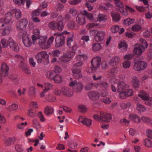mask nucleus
Returning <instances> with one entry per match:
<instances>
[{
  "instance_id": "53",
  "label": "nucleus",
  "mask_w": 152,
  "mask_h": 152,
  "mask_svg": "<svg viewBox=\"0 0 152 152\" xmlns=\"http://www.w3.org/2000/svg\"><path fill=\"white\" fill-rule=\"evenodd\" d=\"M15 148L16 151L18 152H22L24 150L22 145L20 144H17L15 145Z\"/></svg>"
},
{
  "instance_id": "24",
  "label": "nucleus",
  "mask_w": 152,
  "mask_h": 152,
  "mask_svg": "<svg viewBox=\"0 0 152 152\" xmlns=\"http://www.w3.org/2000/svg\"><path fill=\"white\" fill-rule=\"evenodd\" d=\"M23 43L26 47H28L31 46L32 44L31 39L28 37H25L22 39Z\"/></svg>"
},
{
  "instance_id": "35",
  "label": "nucleus",
  "mask_w": 152,
  "mask_h": 152,
  "mask_svg": "<svg viewBox=\"0 0 152 152\" xmlns=\"http://www.w3.org/2000/svg\"><path fill=\"white\" fill-rule=\"evenodd\" d=\"M53 108L47 107L44 110V113L46 115H49L51 114L53 112Z\"/></svg>"
},
{
  "instance_id": "3",
  "label": "nucleus",
  "mask_w": 152,
  "mask_h": 152,
  "mask_svg": "<svg viewBox=\"0 0 152 152\" xmlns=\"http://www.w3.org/2000/svg\"><path fill=\"white\" fill-rule=\"evenodd\" d=\"M116 87H117V89L118 92L124 91L126 88V83L123 81H119L118 83H114L111 84V88L113 92H115L116 91Z\"/></svg>"
},
{
  "instance_id": "32",
  "label": "nucleus",
  "mask_w": 152,
  "mask_h": 152,
  "mask_svg": "<svg viewBox=\"0 0 152 152\" xmlns=\"http://www.w3.org/2000/svg\"><path fill=\"white\" fill-rule=\"evenodd\" d=\"M64 24L62 20L57 22V30L60 31H62L64 27Z\"/></svg>"
},
{
  "instance_id": "40",
  "label": "nucleus",
  "mask_w": 152,
  "mask_h": 152,
  "mask_svg": "<svg viewBox=\"0 0 152 152\" xmlns=\"http://www.w3.org/2000/svg\"><path fill=\"white\" fill-rule=\"evenodd\" d=\"M134 22V20L131 18L126 19L124 20V24L126 26H129L132 24Z\"/></svg>"
},
{
  "instance_id": "11",
  "label": "nucleus",
  "mask_w": 152,
  "mask_h": 152,
  "mask_svg": "<svg viewBox=\"0 0 152 152\" xmlns=\"http://www.w3.org/2000/svg\"><path fill=\"white\" fill-rule=\"evenodd\" d=\"M61 91L62 94L64 96L71 97L73 95L72 90L68 87H63L61 88Z\"/></svg>"
},
{
  "instance_id": "59",
  "label": "nucleus",
  "mask_w": 152,
  "mask_h": 152,
  "mask_svg": "<svg viewBox=\"0 0 152 152\" xmlns=\"http://www.w3.org/2000/svg\"><path fill=\"white\" fill-rule=\"evenodd\" d=\"M133 57V55L132 54L126 55L124 56V59L126 60H130Z\"/></svg>"
},
{
  "instance_id": "22",
  "label": "nucleus",
  "mask_w": 152,
  "mask_h": 152,
  "mask_svg": "<svg viewBox=\"0 0 152 152\" xmlns=\"http://www.w3.org/2000/svg\"><path fill=\"white\" fill-rule=\"evenodd\" d=\"M120 58L118 56H116L110 59L109 61V64L112 66H114L118 64Z\"/></svg>"
},
{
  "instance_id": "27",
  "label": "nucleus",
  "mask_w": 152,
  "mask_h": 152,
  "mask_svg": "<svg viewBox=\"0 0 152 152\" xmlns=\"http://www.w3.org/2000/svg\"><path fill=\"white\" fill-rule=\"evenodd\" d=\"M43 61L45 60L48 63L49 62L48 58L49 56L45 51L39 52Z\"/></svg>"
},
{
  "instance_id": "45",
  "label": "nucleus",
  "mask_w": 152,
  "mask_h": 152,
  "mask_svg": "<svg viewBox=\"0 0 152 152\" xmlns=\"http://www.w3.org/2000/svg\"><path fill=\"white\" fill-rule=\"evenodd\" d=\"M137 109L139 111L142 112L145 111L146 110V108L144 106L140 104H137Z\"/></svg>"
},
{
  "instance_id": "61",
  "label": "nucleus",
  "mask_w": 152,
  "mask_h": 152,
  "mask_svg": "<svg viewBox=\"0 0 152 152\" xmlns=\"http://www.w3.org/2000/svg\"><path fill=\"white\" fill-rule=\"evenodd\" d=\"M123 67L125 68H129L130 66V62L129 61H126L123 63Z\"/></svg>"
},
{
  "instance_id": "28",
  "label": "nucleus",
  "mask_w": 152,
  "mask_h": 152,
  "mask_svg": "<svg viewBox=\"0 0 152 152\" xmlns=\"http://www.w3.org/2000/svg\"><path fill=\"white\" fill-rule=\"evenodd\" d=\"M101 48L102 47L99 43H94L92 45V50L94 51H98L100 50Z\"/></svg>"
},
{
  "instance_id": "8",
  "label": "nucleus",
  "mask_w": 152,
  "mask_h": 152,
  "mask_svg": "<svg viewBox=\"0 0 152 152\" xmlns=\"http://www.w3.org/2000/svg\"><path fill=\"white\" fill-rule=\"evenodd\" d=\"M138 95L142 100L145 101L146 104L149 106L152 105V99H149L148 94L144 91H140V94Z\"/></svg>"
},
{
  "instance_id": "21",
  "label": "nucleus",
  "mask_w": 152,
  "mask_h": 152,
  "mask_svg": "<svg viewBox=\"0 0 152 152\" xmlns=\"http://www.w3.org/2000/svg\"><path fill=\"white\" fill-rule=\"evenodd\" d=\"M84 57V55H81L77 56L76 58L77 60L79 61L76 63L74 64L72 66V68L74 69H78L77 67L82 66L83 65V63L80 61V58H83Z\"/></svg>"
},
{
  "instance_id": "46",
  "label": "nucleus",
  "mask_w": 152,
  "mask_h": 152,
  "mask_svg": "<svg viewBox=\"0 0 152 152\" xmlns=\"http://www.w3.org/2000/svg\"><path fill=\"white\" fill-rule=\"evenodd\" d=\"M53 93L55 95L60 96L62 93L61 90L58 88H55L53 89Z\"/></svg>"
},
{
  "instance_id": "29",
  "label": "nucleus",
  "mask_w": 152,
  "mask_h": 152,
  "mask_svg": "<svg viewBox=\"0 0 152 152\" xmlns=\"http://www.w3.org/2000/svg\"><path fill=\"white\" fill-rule=\"evenodd\" d=\"M129 118L130 119L137 123H139L140 121V119L139 118L135 115H130Z\"/></svg>"
},
{
  "instance_id": "18",
  "label": "nucleus",
  "mask_w": 152,
  "mask_h": 152,
  "mask_svg": "<svg viewBox=\"0 0 152 152\" xmlns=\"http://www.w3.org/2000/svg\"><path fill=\"white\" fill-rule=\"evenodd\" d=\"M105 36V33L103 31H98L95 36L96 41L100 42L102 41Z\"/></svg>"
},
{
  "instance_id": "58",
  "label": "nucleus",
  "mask_w": 152,
  "mask_h": 152,
  "mask_svg": "<svg viewBox=\"0 0 152 152\" xmlns=\"http://www.w3.org/2000/svg\"><path fill=\"white\" fill-rule=\"evenodd\" d=\"M75 22L74 21H71L68 23L67 26L68 28L71 29H73L75 27Z\"/></svg>"
},
{
  "instance_id": "51",
  "label": "nucleus",
  "mask_w": 152,
  "mask_h": 152,
  "mask_svg": "<svg viewBox=\"0 0 152 152\" xmlns=\"http://www.w3.org/2000/svg\"><path fill=\"white\" fill-rule=\"evenodd\" d=\"M145 145L148 147H152V142L151 141L148 139H146L145 140Z\"/></svg>"
},
{
  "instance_id": "9",
  "label": "nucleus",
  "mask_w": 152,
  "mask_h": 152,
  "mask_svg": "<svg viewBox=\"0 0 152 152\" xmlns=\"http://www.w3.org/2000/svg\"><path fill=\"white\" fill-rule=\"evenodd\" d=\"M65 37L63 35H58L55 39V46L56 48L62 46L64 44Z\"/></svg>"
},
{
  "instance_id": "47",
  "label": "nucleus",
  "mask_w": 152,
  "mask_h": 152,
  "mask_svg": "<svg viewBox=\"0 0 152 152\" xmlns=\"http://www.w3.org/2000/svg\"><path fill=\"white\" fill-rule=\"evenodd\" d=\"M40 37L35 35H32L31 36V39L32 40V43L33 44H38L37 41H38V39Z\"/></svg>"
},
{
  "instance_id": "44",
  "label": "nucleus",
  "mask_w": 152,
  "mask_h": 152,
  "mask_svg": "<svg viewBox=\"0 0 152 152\" xmlns=\"http://www.w3.org/2000/svg\"><path fill=\"white\" fill-rule=\"evenodd\" d=\"M11 28L10 26H7L5 27L3 30L2 32V34L3 35H6L8 34L11 30Z\"/></svg>"
},
{
  "instance_id": "62",
  "label": "nucleus",
  "mask_w": 152,
  "mask_h": 152,
  "mask_svg": "<svg viewBox=\"0 0 152 152\" xmlns=\"http://www.w3.org/2000/svg\"><path fill=\"white\" fill-rule=\"evenodd\" d=\"M26 0H14L15 3L18 5H20L22 4H23Z\"/></svg>"
},
{
  "instance_id": "26",
  "label": "nucleus",
  "mask_w": 152,
  "mask_h": 152,
  "mask_svg": "<svg viewBox=\"0 0 152 152\" xmlns=\"http://www.w3.org/2000/svg\"><path fill=\"white\" fill-rule=\"evenodd\" d=\"M111 15L114 21L117 22L120 20L121 17L119 13L116 12H111Z\"/></svg>"
},
{
  "instance_id": "54",
  "label": "nucleus",
  "mask_w": 152,
  "mask_h": 152,
  "mask_svg": "<svg viewBox=\"0 0 152 152\" xmlns=\"http://www.w3.org/2000/svg\"><path fill=\"white\" fill-rule=\"evenodd\" d=\"M78 108L81 112H85L87 111L86 107L85 105H80L79 106Z\"/></svg>"
},
{
  "instance_id": "39",
  "label": "nucleus",
  "mask_w": 152,
  "mask_h": 152,
  "mask_svg": "<svg viewBox=\"0 0 152 152\" xmlns=\"http://www.w3.org/2000/svg\"><path fill=\"white\" fill-rule=\"evenodd\" d=\"M48 26L51 29L57 30V22H51L49 23Z\"/></svg>"
},
{
  "instance_id": "49",
  "label": "nucleus",
  "mask_w": 152,
  "mask_h": 152,
  "mask_svg": "<svg viewBox=\"0 0 152 152\" xmlns=\"http://www.w3.org/2000/svg\"><path fill=\"white\" fill-rule=\"evenodd\" d=\"M141 29L140 25H135L133 26L132 28V30L134 31H138Z\"/></svg>"
},
{
  "instance_id": "4",
  "label": "nucleus",
  "mask_w": 152,
  "mask_h": 152,
  "mask_svg": "<svg viewBox=\"0 0 152 152\" xmlns=\"http://www.w3.org/2000/svg\"><path fill=\"white\" fill-rule=\"evenodd\" d=\"M147 66V63L143 61H134L133 66L134 69L137 71H141L144 70Z\"/></svg>"
},
{
  "instance_id": "34",
  "label": "nucleus",
  "mask_w": 152,
  "mask_h": 152,
  "mask_svg": "<svg viewBox=\"0 0 152 152\" xmlns=\"http://www.w3.org/2000/svg\"><path fill=\"white\" fill-rule=\"evenodd\" d=\"M17 77L18 75H17L12 74L9 76V78L15 82L16 84H18L19 83V82L18 80L17 79Z\"/></svg>"
},
{
  "instance_id": "31",
  "label": "nucleus",
  "mask_w": 152,
  "mask_h": 152,
  "mask_svg": "<svg viewBox=\"0 0 152 152\" xmlns=\"http://www.w3.org/2000/svg\"><path fill=\"white\" fill-rule=\"evenodd\" d=\"M53 80L55 83H60L63 81L62 77L59 75H57L54 77Z\"/></svg>"
},
{
  "instance_id": "48",
  "label": "nucleus",
  "mask_w": 152,
  "mask_h": 152,
  "mask_svg": "<svg viewBox=\"0 0 152 152\" xmlns=\"http://www.w3.org/2000/svg\"><path fill=\"white\" fill-rule=\"evenodd\" d=\"M83 124L88 126L90 127L91 125L92 121L91 120L88 119L86 118H84Z\"/></svg>"
},
{
  "instance_id": "55",
  "label": "nucleus",
  "mask_w": 152,
  "mask_h": 152,
  "mask_svg": "<svg viewBox=\"0 0 152 152\" xmlns=\"http://www.w3.org/2000/svg\"><path fill=\"white\" fill-rule=\"evenodd\" d=\"M37 115L38 118L40 119V120L41 122H43L45 121V118L41 112H39L38 113Z\"/></svg>"
},
{
  "instance_id": "20",
  "label": "nucleus",
  "mask_w": 152,
  "mask_h": 152,
  "mask_svg": "<svg viewBox=\"0 0 152 152\" xmlns=\"http://www.w3.org/2000/svg\"><path fill=\"white\" fill-rule=\"evenodd\" d=\"M5 17L4 19H0V22L4 21L6 24H8L12 20L13 18L12 15L10 12L7 13L5 15Z\"/></svg>"
},
{
  "instance_id": "30",
  "label": "nucleus",
  "mask_w": 152,
  "mask_h": 152,
  "mask_svg": "<svg viewBox=\"0 0 152 152\" xmlns=\"http://www.w3.org/2000/svg\"><path fill=\"white\" fill-rule=\"evenodd\" d=\"M132 82L133 84V86L134 88H135L138 87L139 86L140 83L139 80L137 77H133Z\"/></svg>"
},
{
  "instance_id": "37",
  "label": "nucleus",
  "mask_w": 152,
  "mask_h": 152,
  "mask_svg": "<svg viewBox=\"0 0 152 152\" xmlns=\"http://www.w3.org/2000/svg\"><path fill=\"white\" fill-rule=\"evenodd\" d=\"M18 36L20 38H22V39L25 37H28L27 32L26 31H20L18 33Z\"/></svg>"
},
{
  "instance_id": "57",
  "label": "nucleus",
  "mask_w": 152,
  "mask_h": 152,
  "mask_svg": "<svg viewBox=\"0 0 152 152\" xmlns=\"http://www.w3.org/2000/svg\"><path fill=\"white\" fill-rule=\"evenodd\" d=\"M120 92L119 97L121 99H124L127 96L125 91H121V92Z\"/></svg>"
},
{
  "instance_id": "7",
  "label": "nucleus",
  "mask_w": 152,
  "mask_h": 152,
  "mask_svg": "<svg viewBox=\"0 0 152 152\" xmlns=\"http://www.w3.org/2000/svg\"><path fill=\"white\" fill-rule=\"evenodd\" d=\"M19 58L20 61L19 66L20 69L26 74H30L31 73V71L26 64L25 61L23 58L22 56H19Z\"/></svg>"
},
{
  "instance_id": "42",
  "label": "nucleus",
  "mask_w": 152,
  "mask_h": 152,
  "mask_svg": "<svg viewBox=\"0 0 152 152\" xmlns=\"http://www.w3.org/2000/svg\"><path fill=\"white\" fill-rule=\"evenodd\" d=\"M35 58L38 63H41L42 61H43L39 52L37 53L36 55Z\"/></svg>"
},
{
  "instance_id": "13",
  "label": "nucleus",
  "mask_w": 152,
  "mask_h": 152,
  "mask_svg": "<svg viewBox=\"0 0 152 152\" xmlns=\"http://www.w3.org/2000/svg\"><path fill=\"white\" fill-rule=\"evenodd\" d=\"M115 4L116 6L119 8H116L117 11H119L123 15H128L127 12L124 11V5L120 1L115 2Z\"/></svg>"
},
{
  "instance_id": "36",
  "label": "nucleus",
  "mask_w": 152,
  "mask_h": 152,
  "mask_svg": "<svg viewBox=\"0 0 152 152\" xmlns=\"http://www.w3.org/2000/svg\"><path fill=\"white\" fill-rule=\"evenodd\" d=\"M72 57L69 56L67 55H65L63 56L60 58V60L64 62H66L69 61Z\"/></svg>"
},
{
  "instance_id": "60",
  "label": "nucleus",
  "mask_w": 152,
  "mask_h": 152,
  "mask_svg": "<svg viewBox=\"0 0 152 152\" xmlns=\"http://www.w3.org/2000/svg\"><path fill=\"white\" fill-rule=\"evenodd\" d=\"M47 77L49 79H53L54 76H53V73L52 72L49 71L47 72Z\"/></svg>"
},
{
  "instance_id": "33",
  "label": "nucleus",
  "mask_w": 152,
  "mask_h": 152,
  "mask_svg": "<svg viewBox=\"0 0 152 152\" xmlns=\"http://www.w3.org/2000/svg\"><path fill=\"white\" fill-rule=\"evenodd\" d=\"M140 41L141 43V44H138L140 46H142L143 49L144 50L145 48H147L148 44L146 41L144 39L142 38H141L140 39Z\"/></svg>"
},
{
  "instance_id": "5",
  "label": "nucleus",
  "mask_w": 152,
  "mask_h": 152,
  "mask_svg": "<svg viewBox=\"0 0 152 152\" xmlns=\"http://www.w3.org/2000/svg\"><path fill=\"white\" fill-rule=\"evenodd\" d=\"M73 35L72 34L70 35V37H68L67 39V45L73 51V53H74L77 50V44L73 41Z\"/></svg>"
},
{
  "instance_id": "41",
  "label": "nucleus",
  "mask_w": 152,
  "mask_h": 152,
  "mask_svg": "<svg viewBox=\"0 0 152 152\" xmlns=\"http://www.w3.org/2000/svg\"><path fill=\"white\" fill-rule=\"evenodd\" d=\"M15 16L17 19L20 18L22 15L21 12L19 10L15 9Z\"/></svg>"
},
{
  "instance_id": "56",
  "label": "nucleus",
  "mask_w": 152,
  "mask_h": 152,
  "mask_svg": "<svg viewBox=\"0 0 152 152\" xmlns=\"http://www.w3.org/2000/svg\"><path fill=\"white\" fill-rule=\"evenodd\" d=\"M93 86L92 83L87 84L85 87V89L86 91H89L91 89Z\"/></svg>"
},
{
  "instance_id": "12",
  "label": "nucleus",
  "mask_w": 152,
  "mask_h": 152,
  "mask_svg": "<svg viewBox=\"0 0 152 152\" xmlns=\"http://www.w3.org/2000/svg\"><path fill=\"white\" fill-rule=\"evenodd\" d=\"M72 75L74 78L77 79H80L83 77V75L80 69H72Z\"/></svg>"
},
{
  "instance_id": "1",
  "label": "nucleus",
  "mask_w": 152,
  "mask_h": 152,
  "mask_svg": "<svg viewBox=\"0 0 152 152\" xmlns=\"http://www.w3.org/2000/svg\"><path fill=\"white\" fill-rule=\"evenodd\" d=\"M54 39L53 36L50 37L48 39L46 36L40 37L38 39V43L39 46L44 49L49 48L52 43Z\"/></svg>"
},
{
  "instance_id": "19",
  "label": "nucleus",
  "mask_w": 152,
  "mask_h": 152,
  "mask_svg": "<svg viewBox=\"0 0 152 152\" xmlns=\"http://www.w3.org/2000/svg\"><path fill=\"white\" fill-rule=\"evenodd\" d=\"M136 45L133 50V53L138 56H140L144 51L145 50L142 46H140L138 45Z\"/></svg>"
},
{
  "instance_id": "63",
  "label": "nucleus",
  "mask_w": 152,
  "mask_h": 152,
  "mask_svg": "<svg viewBox=\"0 0 152 152\" xmlns=\"http://www.w3.org/2000/svg\"><path fill=\"white\" fill-rule=\"evenodd\" d=\"M60 107L62 108L67 113H70L72 111V110L69 108L64 106H61Z\"/></svg>"
},
{
  "instance_id": "15",
  "label": "nucleus",
  "mask_w": 152,
  "mask_h": 152,
  "mask_svg": "<svg viewBox=\"0 0 152 152\" xmlns=\"http://www.w3.org/2000/svg\"><path fill=\"white\" fill-rule=\"evenodd\" d=\"M76 21L79 25L83 26L86 23V20L84 15L82 14H79L76 18Z\"/></svg>"
},
{
  "instance_id": "38",
  "label": "nucleus",
  "mask_w": 152,
  "mask_h": 152,
  "mask_svg": "<svg viewBox=\"0 0 152 152\" xmlns=\"http://www.w3.org/2000/svg\"><path fill=\"white\" fill-rule=\"evenodd\" d=\"M45 98L48 101L50 102H54L56 100V97L55 96L49 94L46 95Z\"/></svg>"
},
{
  "instance_id": "64",
  "label": "nucleus",
  "mask_w": 152,
  "mask_h": 152,
  "mask_svg": "<svg viewBox=\"0 0 152 152\" xmlns=\"http://www.w3.org/2000/svg\"><path fill=\"white\" fill-rule=\"evenodd\" d=\"M98 85L100 86L101 87L107 88L108 87V83L106 82L102 83H99Z\"/></svg>"
},
{
  "instance_id": "16",
  "label": "nucleus",
  "mask_w": 152,
  "mask_h": 152,
  "mask_svg": "<svg viewBox=\"0 0 152 152\" xmlns=\"http://www.w3.org/2000/svg\"><path fill=\"white\" fill-rule=\"evenodd\" d=\"M88 95L89 98L92 100H97L99 97V93L97 92L94 91L89 92L88 93Z\"/></svg>"
},
{
  "instance_id": "6",
  "label": "nucleus",
  "mask_w": 152,
  "mask_h": 152,
  "mask_svg": "<svg viewBox=\"0 0 152 152\" xmlns=\"http://www.w3.org/2000/svg\"><path fill=\"white\" fill-rule=\"evenodd\" d=\"M101 58L100 57H96L93 58L91 61V68L92 71H95L99 67L101 64Z\"/></svg>"
},
{
  "instance_id": "2",
  "label": "nucleus",
  "mask_w": 152,
  "mask_h": 152,
  "mask_svg": "<svg viewBox=\"0 0 152 152\" xmlns=\"http://www.w3.org/2000/svg\"><path fill=\"white\" fill-rule=\"evenodd\" d=\"M1 42L4 47L9 46L10 49L15 52H18L19 51L18 44L11 37L9 38L7 40L5 39H2Z\"/></svg>"
},
{
  "instance_id": "23",
  "label": "nucleus",
  "mask_w": 152,
  "mask_h": 152,
  "mask_svg": "<svg viewBox=\"0 0 152 152\" xmlns=\"http://www.w3.org/2000/svg\"><path fill=\"white\" fill-rule=\"evenodd\" d=\"M83 88V85L82 83L78 82L74 87V90L75 92L78 93L81 92Z\"/></svg>"
},
{
  "instance_id": "17",
  "label": "nucleus",
  "mask_w": 152,
  "mask_h": 152,
  "mask_svg": "<svg viewBox=\"0 0 152 152\" xmlns=\"http://www.w3.org/2000/svg\"><path fill=\"white\" fill-rule=\"evenodd\" d=\"M28 21L26 19H21L19 22V25L17 27L18 30H23L26 28L28 24Z\"/></svg>"
},
{
  "instance_id": "25",
  "label": "nucleus",
  "mask_w": 152,
  "mask_h": 152,
  "mask_svg": "<svg viewBox=\"0 0 152 152\" xmlns=\"http://www.w3.org/2000/svg\"><path fill=\"white\" fill-rule=\"evenodd\" d=\"M16 140V139L15 137H9L4 140L5 145L7 146L10 145L12 144V142L14 143Z\"/></svg>"
},
{
  "instance_id": "43",
  "label": "nucleus",
  "mask_w": 152,
  "mask_h": 152,
  "mask_svg": "<svg viewBox=\"0 0 152 152\" xmlns=\"http://www.w3.org/2000/svg\"><path fill=\"white\" fill-rule=\"evenodd\" d=\"M35 58L38 63H41L42 61H43L39 52L37 53L36 55Z\"/></svg>"
},
{
  "instance_id": "52",
  "label": "nucleus",
  "mask_w": 152,
  "mask_h": 152,
  "mask_svg": "<svg viewBox=\"0 0 152 152\" xmlns=\"http://www.w3.org/2000/svg\"><path fill=\"white\" fill-rule=\"evenodd\" d=\"M119 27L118 26H114L111 27V31L113 33L117 32L119 30Z\"/></svg>"
},
{
  "instance_id": "14",
  "label": "nucleus",
  "mask_w": 152,
  "mask_h": 152,
  "mask_svg": "<svg viewBox=\"0 0 152 152\" xmlns=\"http://www.w3.org/2000/svg\"><path fill=\"white\" fill-rule=\"evenodd\" d=\"M101 122H110L112 119L111 114L110 113L105 114L103 112H101Z\"/></svg>"
},
{
  "instance_id": "10",
  "label": "nucleus",
  "mask_w": 152,
  "mask_h": 152,
  "mask_svg": "<svg viewBox=\"0 0 152 152\" xmlns=\"http://www.w3.org/2000/svg\"><path fill=\"white\" fill-rule=\"evenodd\" d=\"M9 67L5 63H2L0 69V74L3 77L7 76L8 75Z\"/></svg>"
},
{
  "instance_id": "50",
  "label": "nucleus",
  "mask_w": 152,
  "mask_h": 152,
  "mask_svg": "<svg viewBox=\"0 0 152 152\" xmlns=\"http://www.w3.org/2000/svg\"><path fill=\"white\" fill-rule=\"evenodd\" d=\"M98 18L99 21H102L106 20L107 17L106 15L100 14L98 15Z\"/></svg>"
}]
</instances>
